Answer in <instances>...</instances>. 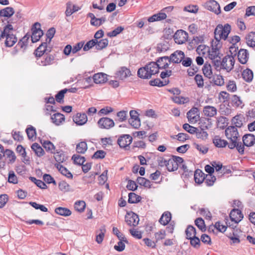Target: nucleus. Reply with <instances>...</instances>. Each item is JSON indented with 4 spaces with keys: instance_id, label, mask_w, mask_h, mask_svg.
<instances>
[{
    "instance_id": "e2e57ef3",
    "label": "nucleus",
    "mask_w": 255,
    "mask_h": 255,
    "mask_svg": "<svg viewBox=\"0 0 255 255\" xmlns=\"http://www.w3.org/2000/svg\"><path fill=\"white\" fill-rule=\"evenodd\" d=\"M124 29V27L121 26H118L113 31L107 33V35L110 37L116 36L117 35L122 32Z\"/></svg>"
},
{
    "instance_id": "f704fd0d",
    "label": "nucleus",
    "mask_w": 255,
    "mask_h": 255,
    "mask_svg": "<svg viewBox=\"0 0 255 255\" xmlns=\"http://www.w3.org/2000/svg\"><path fill=\"white\" fill-rule=\"evenodd\" d=\"M55 212L60 216L65 217L69 216L72 213L71 211L69 209L61 207L55 208Z\"/></svg>"
},
{
    "instance_id": "6e6d98bb",
    "label": "nucleus",
    "mask_w": 255,
    "mask_h": 255,
    "mask_svg": "<svg viewBox=\"0 0 255 255\" xmlns=\"http://www.w3.org/2000/svg\"><path fill=\"white\" fill-rule=\"evenodd\" d=\"M7 181L10 183L14 184L18 183V179L13 171L10 170L9 171Z\"/></svg>"
},
{
    "instance_id": "aec40b11",
    "label": "nucleus",
    "mask_w": 255,
    "mask_h": 255,
    "mask_svg": "<svg viewBox=\"0 0 255 255\" xmlns=\"http://www.w3.org/2000/svg\"><path fill=\"white\" fill-rule=\"evenodd\" d=\"M242 145L248 147L253 146L255 143V136L252 134H246L242 138Z\"/></svg>"
},
{
    "instance_id": "3c124183",
    "label": "nucleus",
    "mask_w": 255,
    "mask_h": 255,
    "mask_svg": "<svg viewBox=\"0 0 255 255\" xmlns=\"http://www.w3.org/2000/svg\"><path fill=\"white\" fill-rule=\"evenodd\" d=\"M195 133L197 138L203 140H205L208 137V134L206 131L201 130L199 128H198V130H197V132H195Z\"/></svg>"
},
{
    "instance_id": "f8f14e48",
    "label": "nucleus",
    "mask_w": 255,
    "mask_h": 255,
    "mask_svg": "<svg viewBox=\"0 0 255 255\" xmlns=\"http://www.w3.org/2000/svg\"><path fill=\"white\" fill-rule=\"evenodd\" d=\"M131 75L129 69L123 66L120 67L115 73V77L121 80H125Z\"/></svg>"
},
{
    "instance_id": "ddd939ff",
    "label": "nucleus",
    "mask_w": 255,
    "mask_h": 255,
    "mask_svg": "<svg viewBox=\"0 0 255 255\" xmlns=\"http://www.w3.org/2000/svg\"><path fill=\"white\" fill-rule=\"evenodd\" d=\"M139 221L138 215L132 212L127 213L125 216V221L129 226H136L138 224Z\"/></svg>"
},
{
    "instance_id": "c756f323",
    "label": "nucleus",
    "mask_w": 255,
    "mask_h": 255,
    "mask_svg": "<svg viewBox=\"0 0 255 255\" xmlns=\"http://www.w3.org/2000/svg\"><path fill=\"white\" fill-rule=\"evenodd\" d=\"M205 174L200 169H197L194 173V180L196 183L201 184L205 179Z\"/></svg>"
},
{
    "instance_id": "9d476101",
    "label": "nucleus",
    "mask_w": 255,
    "mask_h": 255,
    "mask_svg": "<svg viewBox=\"0 0 255 255\" xmlns=\"http://www.w3.org/2000/svg\"><path fill=\"white\" fill-rule=\"evenodd\" d=\"M98 125L100 128L109 129L115 126L114 121L108 117H103L99 119Z\"/></svg>"
},
{
    "instance_id": "58836bf2",
    "label": "nucleus",
    "mask_w": 255,
    "mask_h": 255,
    "mask_svg": "<svg viewBox=\"0 0 255 255\" xmlns=\"http://www.w3.org/2000/svg\"><path fill=\"white\" fill-rule=\"evenodd\" d=\"M141 197L134 193L130 192L128 194V202L133 204L137 203L140 201Z\"/></svg>"
},
{
    "instance_id": "c03bdc74",
    "label": "nucleus",
    "mask_w": 255,
    "mask_h": 255,
    "mask_svg": "<svg viewBox=\"0 0 255 255\" xmlns=\"http://www.w3.org/2000/svg\"><path fill=\"white\" fill-rule=\"evenodd\" d=\"M212 82L213 83L218 86H222L224 85V79L222 76L216 75L213 76Z\"/></svg>"
},
{
    "instance_id": "4468645a",
    "label": "nucleus",
    "mask_w": 255,
    "mask_h": 255,
    "mask_svg": "<svg viewBox=\"0 0 255 255\" xmlns=\"http://www.w3.org/2000/svg\"><path fill=\"white\" fill-rule=\"evenodd\" d=\"M151 62L157 65V73L159 69H165L168 67L169 64L170 63L169 57L166 56L159 57L156 62Z\"/></svg>"
},
{
    "instance_id": "8fccbe9b",
    "label": "nucleus",
    "mask_w": 255,
    "mask_h": 255,
    "mask_svg": "<svg viewBox=\"0 0 255 255\" xmlns=\"http://www.w3.org/2000/svg\"><path fill=\"white\" fill-rule=\"evenodd\" d=\"M42 146L47 151L51 153H54L55 146L51 141L48 140L44 141L42 143Z\"/></svg>"
},
{
    "instance_id": "412c9836",
    "label": "nucleus",
    "mask_w": 255,
    "mask_h": 255,
    "mask_svg": "<svg viewBox=\"0 0 255 255\" xmlns=\"http://www.w3.org/2000/svg\"><path fill=\"white\" fill-rule=\"evenodd\" d=\"M87 116L85 113H77L73 117V121L78 125L82 126L84 125L87 122Z\"/></svg>"
},
{
    "instance_id": "bb28decb",
    "label": "nucleus",
    "mask_w": 255,
    "mask_h": 255,
    "mask_svg": "<svg viewBox=\"0 0 255 255\" xmlns=\"http://www.w3.org/2000/svg\"><path fill=\"white\" fill-rule=\"evenodd\" d=\"M247 44L251 47H255V32H249L245 37Z\"/></svg>"
},
{
    "instance_id": "052dcab7",
    "label": "nucleus",
    "mask_w": 255,
    "mask_h": 255,
    "mask_svg": "<svg viewBox=\"0 0 255 255\" xmlns=\"http://www.w3.org/2000/svg\"><path fill=\"white\" fill-rule=\"evenodd\" d=\"M26 132L27 137L29 139H33L36 136V130L34 127L30 126L29 127L26 128Z\"/></svg>"
},
{
    "instance_id": "c85d7f7f",
    "label": "nucleus",
    "mask_w": 255,
    "mask_h": 255,
    "mask_svg": "<svg viewBox=\"0 0 255 255\" xmlns=\"http://www.w3.org/2000/svg\"><path fill=\"white\" fill-rule=\"evenodd\" d=\"M14 13V10L11 7H6L0 10V17L9 18Z\"/></svg>"
},
{
    "instance_id": "7ed1b4c3",
    "label": "nucleus",
    "mask_w": 255,
    "mask_h": 255,
    "mask_svg": "<svg viewBox=\"0 0 255 255\" xmlns=\"http://www.w3.org/2000/svg\"><path fill=\"white\" fill-rule=\"evenodd\" d=\"M235 58L233 55H227L223 58L222 60L219 62L218 67L216 66L215 69L217 71H221L222 69L227 72H231L234 67Z\"/></svg>"
},
{
    "instance_id": "393cba45",
    "label": "nucleus",
    "mask_w": 255,
    "mask_h": 255,
    "mask_svg": "<svg viewBox=\"0 0 255 255\" xmlns=\"http://www.w3.org/2000/svg\"><path fill=\"white\" fill-rule=\"evenodd\" d=\"M93 80L96 84L104 83L107 81V75L103 73L95 74L93 77Z\"/></svg>"
},
{
    "instance_id": "6ab92c4d",
    "label": "nucleus",
    "mask_w": 255,
    "mask_h": 255,
    "mask_svg": "<svg viewBox=\"0 0 255 255\" xmlns=\"http://www.w3.org/2000/svg\"><path fill=\"white\" fill-rule=\"evenodd\" d=\"M238 59L240 63L245 64L249 58V53L247 49H240L238 51Z\"/></svg>"
},
{
    "instance_id": "72a5a7b5",
    "label": "nucleus",
    "mask_w": 255,
    "mask_h": 255,
    "mask_svg": "<svg viewBox=\"0 0 255 255\" xmlns=\"http://www.w3.org/2000/svg\"><path fill=\"white\" fill-rule=\"evenodd\" d=\"M31 147L37 156L41 157L44 154V150L38 143L36 142L33 143Z\"/></svg>"
},
{
    "instance_id": "774afa93",
    "label": "nucleus",
    "mask_w": 255,
    "mask_h": 255,
    "mask_svg": "<svg viewBox=\"0 0 255 255\" xmlns=\"http://www.w3.org/2000/svg\"><path fill=\"white\" fill-rule=\"evenodd\" d=\"M58 187L62 192H66L70 191V185L64 181L60 182L58 184Z\"/></svg>"
},
{
    "instance_id": "6e6552de",
    "label": "nucleus",
    "mask_w": 255,
    "mask_h": 255,
    "mask_svg": "<svg viewBox=\"0 0 255 255\" xmlns=\"http://www.w3.org/2000/svg\"><path fill=\"white\" fill-rule=\"evenodd\" d=\"M54 55L46 54L41 58H37V64L39 66H47L54 63Z\"/></svg>"
},
{
    "instance_id": "680f3d73",
    "label": "nucleus",
    "mask_w": 255,
    "mask_h": 255,
    "mask_svg": "<svg viewBox=\"0 0 255 255\" xmlns=\"http://www.w3.org/2000/svg\"><path fill=\"white\" fill-rule=\"evenodd\" d=\"M54 158L55 160L58 162V164H60L62 163L63 161L65 160V156L64 153L62 152H57L56 153H54Z\"/></svg>"
},
{
    "instance_id": "39448f33",
    "label": "nucleus",
    "mask_w": 255,
    "mask_h": 255,
    "mask_svg": "<svg viewBox=\"0 0 255 255\" xmlns=\"http://www.w3.org/2000/svg\"><path fill=\"white\" fill-rule=\"evenodd\" d=\"M6 27H9V28L7 29L6 32H5L4 44L6 47H11L17 42V38L15 35L12 33L14 30L13 26L10 24H7Z\"/></svg>"
},
{
    "instance_id": "c9c22d12",
    "label": "nucleus",
    "mask_w": 255,
    "mask_h": 255,
    "mask_svg": "<svg viewBox=\"0 0 255 255\" xmlns=\"http://www.w3.org/2000/svg\"><path fill=\"white\" fill-rule=\"evenodd\" d=\"M243 78L247 82H250L253 78V72L250 69H246L242 72Z\"/></svg>"
},
{
    "instance_id": "de8ad7c7",
    "label": "nucleus",
    "mask_w": 255,
    "mask_h": 255,
    "mask_svg": "<svg viewBox=\"0 0 255 255\" xmlns=\"http://www.w3.org/2000/svg\"><path fill=\"white\" fill-rule=\"evenodd\" d=\"M216 180V178L212 174H207L205 177L204 182L208 186H212Z\"/></svg>"
},
{
    "instance_id": "4be33fe9",
    "label": "nucleus",
    "mask_w": 255,
    "mask_h": 255,
    "mask_svg": "<svg viewBox=\"0 0 255 255\" xmlns=\"http://www.w3.org/2000/svg\"><path fill=\"white\" fill-rule=\"evenodd\" d=\"M106 232V229L105 225L101 226L100 229L96 231V241L98 244H101L102 243Z\"/></svg>"
},
{
    "instance_id": "f257e3e1",
    "label": "nucleus",
    "mask_w": 255,
    "mask_h": 255,
    "mask_svg": "<svg viewBox=\"0 0 255 255\" xmlns=\"http://www.w3.org/2000/svg\"><path fill=\"white\" fill-rule=\"evenodd\" d=\"M225 132L227 138L230 140L228 147L231 149L236 148L240 154H243L244 148L240 141L237 128L234 126H229L226 129Z\"/></svg>"
},
{
    "instance_id": "603ef678",
    "label": "nucleus",
    "mask_w": 255,
    "mask_h": 255,
    "mask_svg": "<svg viewBox=\"0 0 255 255\" xmlns=\"http://www.w3.org/2000/svg\"><path fill=\"white\" fill-rule=\"evenodd\" d=\"M29 179L41 189H44L47 187V185L43 181L41 180L37 179L35 177H30Z\"/></svg>"
},
{
    "instance_id": "ea45409f",
    "label": "nucleus",
    "mask_w": 255,
    "mask_h": 255,
    "mask_svg": "<svg viewBox=\"0 0 255 255\" xmlns=\"http://www.w3.org/2000/svg\"><path fill=\"white\" fill-rule=\"evenodd\" d=\"M203 73L204 76L208 78H211L212 75V70L211 66L210 64L206 63L203 68Z\"/></svg>"
},
{
    "instance_id": "a878e982",
    "label": "nucleus",
    "mask_w": 255,
    "mask_h": 255,
    "mask_svg": "<svg viewBox=\"0 0 255 255\" xmlns=\"http://www.w3.org/2000/svg\"><path fill=\"white\" fill-rule=\"evenodd\" d=\"M171 220V214L169 211L163 213L159 220V222L162 225H167Z\"/></svg>"
},
{
    "instance_id": "5fc2aeb1",
    "label": "nucleus",
    "mask_w": 255,
    "mask_h": 255,
    "mask_svg": "<svg viewBox=\"0 0 255 255\" xmlns=\"http://www.w3.org/2000/svg\"><path fill=\"white\" fill-rule=\"evenodd\" d=\"M86 203L83 201H79L76 202L74 205L75 209L79 212H83L85 208Z\"/></svg>"
},
{
    "instance_id": "bf43d9fd",
    "label": "nucleus",
    "mask_w": 255,
    "mask_h": 255,
    "mask_svg": "<svg viewBox=\"0 0 255 255\" xmlns=\"http://www.w3.org/2000/svg\"><path fill=\"white\" fill-rule=\"evenodd\" d=\"M78 11V9H74V10L72 8V4L71 2L69 1L66 3V9L65 11V15L66 16H70L74 12Z\"/></svg>"
},
{
    "instance_id": "37998d69",
    "label": "nucleus",
    "mask_w": 255,
    "mask_h": 255,
    "mask_svg": "<svg viewBox=\"0 0 255 255\" xmlns=\"http://www.w3.org/2000/svg\"><path fill=\"white\" fill-rule=\"evenodd\" d=\"M136 181L137 183L141 186H143L148 188H151V182L148 179L144 177H137Z\"/></svg>"
},
{
    "instance_id": "864d4df0",
    "label": "nucleus",
    "mask_w": 255,
    "mask_h": 255,
    "mask_svg": "<svg viewBox=\"0 0 255 255\" xmlns=\"http://www.w3.org/2000/svg\"><path fill=\"white\" fill-rule=\"evenodd\" d=\"M195 224L202 232L206 231L205 222L202 218H198L195 220Z\"/></svg>"
},
{
    "instance_id": "13d9d810",
    "label": "nucleus",
    "mask_w": 255,
    "mask_h": 255,
    "mask_svg": "<svg viewBox=\"0 0 255 255\" xmlns=\"http://www.w3.org/2000/svg\"><path fill=\"white\" fill-rule=\"evenodd\" d=\"M232 104L233 106L236 108L239 107H242V101L239 96L235 95L232 98Z\"/></svg>"
},
{
    "instance_id": "4d7b16f0",
    "label": "nucleus",
    "mask_w": 255,
    "mask_h": 255,
    "mask_svg": "<svg viewBox=\"0 0 255 255\" xmlns=\"http://www.w3.org/2000/svg\"><path fill=\"white\" fill-rule=\"evenodd\" d=\"M67 92V89H64L60 91L55 96L56 101L59 103L63 102V99L64 97V94Z\"/></svg>"
},
{
    "instance_id": "cd10ccee",
    "label": "nucleus",
    "mask_w": 255,
    "mask_h": 255,
    "mask_svg": "<svg viewBox=\"0 0 255 255\" xmlns=\"http://www.w3.org/2000/svg\"><path fill=\"white\" fill-rule=\"evenodd\" d=\"M213 142L216 147L219 148L225 147L229 144L227 140L221 139L217 135L215 136L213 138Z\"/></svg>"
},
{
    "instance_id": "2eb2a0df",
    "label": "nucleus",
    "mask_w": 255,
    "mask_h": 255,
    "mask_svg": "<svg viewBox=\"0 0 255 255\" xmlns=\"http://www.w3.org/2000/svg\"><path fill=\"white\" fill-rule=\"evenodd\" d=\"M132 140V138L130 135L123 134L119 137L117 143L120 147L126 148L131 144Z\"/></svg>"
},
{
    "instance_id": "f03ea898",
    "label": "nucleus",
    "mask_w": 255,
    "mask_h": 255,
    "mask_svg": "<svg viewBox=\"0 0 255 255\" xmlns=\"http://www.w3.org/2000/svg\"><path fill=\"white\" fill-rule=\"evenodd\" d=\"M157 67L155 64L150 62L138 70L137 76L143 79H150L152 75L157 73Z\"/></svg>"
},
{
    "instance_id": "7c9ffc66",
    "label": "nucleus",
    "mask_w": 255,
    "mask_h": 255,
    "mask_svg": "<svg viewBox=\"0 0 255 255\" xmlns=\"http://www.w3.org/2000/svg\"><path fill=\"white\" fill-rule=\"evenodd\" d=\"M56 167L58 169L59 171L64 176L69 179L73 178L72 174L62 165L60 164H56Z\"/></svg>"
},
{
    "instance_id": "473e14b6",
    "label": "nucleus",
    "mask_w": 255,
    "mask_h": 255,
    "mask_svg": "<svg viewBox=\"0 0 255 255\" xmlns=\"http://www.w3.org/2000/svg\"><path fill=\"white\" fill-rule=\"evenodd\" d=\"M30 37V34L26 33L21 39L19 40L17 46H18L21 49H25L28 45V40Z\"/></svg>"
},
{
    "instance_id": "a211bd4d",
    "label": "nucleus",
    "mask_w": 255,
    "mask_h": 255,
    "mask_svg": "<svg viewBox=\"0 0 255 255\" xmlns=\"http://www.w3.org/2000/svg\"><path fill=\"white\" fill-rule=\"evenodd\" d=\"M230 217L232 221L238 224L243 219L244 215L239 209H233L230 212Z\"/></svg>"
},
{
    "instance_id": "20e7f679",
    "label": "nucleus",
    "mask_w": 255,
    "mask_h": 255,
    "mask_svg": "<svg viewBox=\"0 0 255 255\" xmlns=\"http://www.w3.org/2000/svg\"><path fill=\"white\" fill-rule=\"evenodd\" d=\"M231 30V25L226 23L224 26L219 24L214 30L215 38L218 42L222 39L226 40Z\"/></svg>"
},
{
    "instance_id": "e433bc0d",
    "label": "nucleus",
    "mask_w": 255,
    "mask_h": 255,
    "mask_svg": "<svg viewBox=\"0 0 255 255\" xmlns=\"http://www.w3.org/2000/svg\"><path fill=\"white\" fill-rule=\"evenodd\" d=\"M185 234L187 239L195 237L196 236V229L193 226L189 225L185 230Z\"/></svg>"
},
{
    "instance_id": "5701e85b",
    "label": "nucleus",
    "mask_w": 255,
    "mask_h": 255,
    "mask_svg": "<svg viewBox=\"0 0 255 255\" xmlns=\"http://www.w3.org/2000/svg\"><path fill=\"white\" fill-rule=\"evenodd\" d=\"M51 120L53 124L59 126L65 121V117L63 114L57 113L51 116Z\"/></svg>"
},
{
    "instance_id": "9b49d317",
    "label": "nucleus",
    "mask_w": 255,
    "mask_h": 255,
    "mask_svg": "<svg viewBox=\"0 0 255 255\" xmlns=\"http://www.w3.org/2000/svg\"><path fill=\"white\" fill-rule=\"evenodd\" d=\"M204 6L206 9L217 14L221 13V8L219 4L214 0H210L204 3Z\"/></svg>"
},
{
    "instance_id": "a19ab883",
    "label": "nucleus",
    "mask_w": 255,
    "mask_h": 255,
    "mask_svg": "<svg viewBox=\"0 0 255 255\" xmlns=\"http://www.w3.org/2000/svg\"><path fill=\"white\" fill-rule=\"evenodd\" d=\"M166 167L170 172L176 171L178 169V165H176L174 159H172L171 158L168 159Z\"/></svg>"
},
{
    "instance_id": "dca6fc26",
    "label": "nucleus",
    "mask_w": 255,
    "mask_h": 255,
    "mask_svg": "<svg viewBox=\"0 0 255 255\" xmlns=\"http://www.w3.org/2000/svg\"><path fill=\"white\" fill-rule=\"evenodd\" d=\"M187 117L190 123H196L200 118L199 110L197 108L193 107L187 113Z\"/></svg>"
},
{
    "instance_id": "0e129e2a",
    "label": "nucleus",
    "mask_w": 255,
    "mask_h": 255,
    "mask_svg": "<svg viewBox=\"0 0 255 255\" xmlns=\"http://www.w3.org/2000/svg\"><path fill=\"white\" fill-rule=\"evenodd\" d=\"M194 80L198 88H203L204 85L203 76L200 74H197L194 77Z\"/></svg>"
},
{
    "instance_id": "0eeeda50",
    "label": "nucleus",
    "mask_w": 255,
    "mask_h": 255,
    "mask_svg": "<svg viewBox=\"0 0 255 255\" xmlns=\"http://www.w3.org/2000/svg\"><path fill=\"white\" fill-rule=\"evenodd\" d=\"M32 34H30L31 41L32 43L37 42L40 37L43 35V32L40 28V24L36 22L33 25L32 28Z\"/></svg>"
},
{
    "instance_id": "49530a36",
    "label": "nucleus",
    "mask_w": 255,
    "mask_h": 255,
    "mask_svg": "<svg viewBox=\"0 0 255 255\" xmlns=\"http://www.w3.org/2000/svg\"><path fill=\"white\" fill-rule=\"evenodd\" d=\"M169 48V45L168 42L164 41L162 43H158L156 47L157 51L159 53L165 52Z\"/></svg>"
},
{
    "instance_id": "79ce46f5",
    "label": "nucleus",
    "mask_w": 255,
    "mask_h": 255,
    "mask_svg": "<svg viewBox=\"0 0 255 255\" xmlns=\"http://www.w3.org/2000/svg\"><path fill=\"white\" fill-rule=\"evenodd\" d=\"M109 43V41L107 38L97 40V43L96 44V49L98 50H102L106 48Z\"/></svg>"
},
{
    "instance_id": "338daca9",
    "label": "nucleus",
    "mask_w": 255,
    "mask_h": 255,
    "mask_svg": "<svg viewBox=\"0 0 255 255\" xmlns=\"http://www.w3.org/2000/svg\"><path fill=\"white\" fill-rule=\"evenodd\" d=\"M232 123L236 128H241L243 125V121L240 116L234 117L232 120Z\"/></svg>"
},
{
    "instance_id": "f3484780",
    "label": "nucleus",
    "mask_w": 255,
    "mask_h": 255,
    "mask_svg": "<svg viewBox=\"0 0 255 255\" xmlns=\"http://www.w3.org/2000/svg\"><path fill=\"white\" fill-rule=\"evenodd\" d=\"M184 53L181 50H176L169 57L170 63H179L184 58Z\"/></svg>"
},
{
    "instance_id": "2f4dec72",
    "label": "nucleus",
    "mask_w": 255,
    "mask_h": 255,
    "mask_svg": "<svg viewBox=\"0 0 255 255\" xmlns=\"http://www.w3.org/2000/svg\"><path fill=\"white\" fill-rule=\"evenodd\" d=\"M167 17L166 14L164 12H159L157 14H153L149 17L147 20L150 22H154L156 21H160L165 19Z\"/></svg>"
},
{
    "instance_id": "423d86ee",
    "label": "nucleus",
    "mask_w": 255,
    "mask_h": 255,
    "mask_svg": "<svg viewBox=\"0 0 255 255\" xmlns=\"http://www.w3.org/2000/svg\"><path fill=\"white\" fill-rule=\"evenodd\" d=\"M219 43L215 47L213 45L211 50L209 51V58L212 61V63L214 68L217 66L218 67L219 62L221 60V53L218 46Z\"/></svg>"
},
{
    "instance_id": "b1692460",
    "label": "nucleus",
    "mask_w": 255,
    "mask_h": 255,
    "mask_svg": "<svg viewBox=\"0 0 255 255\" xmlns=\"http://www.w3.org/2000/svg\"><path fill=\"white\" fill-rule=\"evenodd\" d=\"M217 109L215 107L211 106L204 107L203 113L205 116L208 117H213L217 114Z\"/></svg>"
},
{
    "instance_id": "09e8293b",
    "label": "nucleus",
    "mask_w": 255,
    "mask_h": 255,
    "mask_svg": "<svg viewBox=\"0 0 255 255\" xmlns=\"http://www.w3.org/2000/svg\"><path fill=\"white\" fill-rule=\"evenodd\" d=\"M74 163L75 164L82 165L85 161V158L84 156H82L78 154H74L72 157Z\"/></svg>"
},
{
    "instance_id": "1a4fd4ad",
    "label": "nucleus",
    "mask_w": 255,
    "mask_h": 255,
    "mask_svg": "<svg viewBox=\"0 0 255 255\" xmlns=\"http://www.w3.org/2000/svg\"><path fill=\"white\" fill-rule=\"evenodd\" d=\"M188 37V33L182 29L177 30L173 35L174 40L175 43L178 44L184 43L187 41Z\"/></svg>"
},
{
    "instance_id": "a18cd8bd",
    "label": "nucleus",
    "mask_w": 255,
    "mask_h": 255,
    "mask_svg": "<svg viewBox=\"0 0 255 255\" xmlns=\"http://www.w3.org/2000/svg\"><path fill=\"white\" fill-rule=\"evenodd\" d=\"M88 147L85 141H81L76 146V151L79 153H84L87 150Z\"/></svg>"
},
{
    "instance_id": "4c0bfd02",
    "label": "nucleus",
    "mask_w": 255,
    "mask_h": 255,
    "mask_svg": "<svg viewBox=\"0 0 255 255\" xmlns=\"http://www.w3.org/2000/svg\"><path fill=\"white\" fill-rule=\"evenodd\" d=\"M169 80H165L164 81H162L160 80V79L156 78L154 80H150L149 81V84L152 86H157L159 87H161L167 85L169 83Z\"/></svg>"
},
{
    "instance_id": "69168bd1",
    "label": "nucleus",
    "mask_w": 255,
    "mask_h": 255,
    "mask_svg": "<svg viewBox=\"0 0 255 255\" xmlns=\"http://www.w3.org/2000/svg\"><path fill=\"white\" fill-rule=\"evenodd\" d=\"M183 128L184 130H185L186 131L190 133V134H195V132H196L197 130H198L197 128L191 126L189 124L187 123L184 124L183 125Z\"/></svg>"
}]
</instances>
